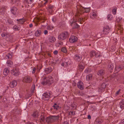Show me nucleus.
Masks as SVG:
<instances>
[{
  "instance_id": "1",
  "label": "nucleus",
  "mask_w": 124,
  "mask_h": 124,
  "mask_svg": "<svg viewBox=\"0 0 124 124\" xmlns=\"http://www.w3.org/2000/svg\"><path fill=\"white\" fill-rule=\"evenodd\" d=\"M90 8H84L81 7H78L77 8V12L75 14V16L78 17L82 13L89 12L90 10Z\"/></svg>"
},
{
  "instance_id": "2",
  "label": "nucleus",
  "mask_w": 124,
  "mask_h": 124,
  "mask_svg": "<svg viewBox=\"0 0 124 124\" xmlns=\"http://www.w3.org/2000/svg\"><path fill=\"white\" fill-rule=\"evenodd\" d=\"M59 117V116L58 115L51 116L46 118V122L48 124H51L56 121L58 120Z\"/></svg>"
},
{
  "instance_id": "3",
  "label": "nucleus",
  "mask_w": 124,
  "mask_h": 124,
  "mask_svg": "<svg viewBox=\"0 0 124 124\" xmlns=\"http://www.w3.org/2000/svg\"><path fill=\"white\" fill-rule=\"evenodd\" d=\"M54 81L53 78L51 76L47 78L44 77L41 84L43 85H50L52 84Z\"/></svg>"
},
{
  "instance_id": "4",
  "label": "nucleus",
  "mask_w": 124,
  "mask_h": 124,
  "mask_svg": "<svg viewBox=\"0 0 124 124\" xmlns=\"http://www.w3.org/2000/svg\"><path fill=\"white\" fill-rule=\"evenodd\" d=\"M69 36L68 32L67 31H64L59 35L58 39L59 40L62 41L65 39Z\"/></svg>"
},
{
  "instance_id": "5",
  "label": "nucleus",
  "mask_w": 124,
  "mask_h": 124,
  "mask_svg": "<svg viewBox=\"0 0 124 124\" xmlns=\"http://www.w3.org/2000/svg\"><path fill=\"white\" fill-rule=\"evenodd\" d=\"M70 63V59L69 58H66L62 59L61 65L62 66L66 67L68 66Z\"/></svg>"
},
{
  "instance_id": "6",
  "label": "nucleus",
  "mask_w": 124,
  "mask_h": 124,
  "mask_svg": "<svg viewBox=\"0 0 124 124\" xmlns=\"http://www.w3.org/2000/svg\"><path fill=\"white\" fill-rule=\"evenodd\" d=\"M51 93L50 92H46L44 93L42 96V98L45 100H47L50 98Z\"/></svg>"
},
{
  "instance_id": "7",
  "label": "nucleus",
  "mask_w": 124,
  "mask_h": 124,
  "mask_svg": "<svg viewBox=\"0 0 124 124\" xmlns=\"http://www.w3.org/2000/svg\"><path fill=\"white\" fill-rule=\"evenodd\" d=\"M76 21L74 19H71L70 21L71 25L73 26V29L78 28L79 27V25L75 23Z\"/></svg>"
},
{
  "instance_id": "8",
  "label": "nucleus",
  "mask_w": 124,
  "mask_h": 124,
  "mask_svg": "<svg viewBox=\"0 0 124 124\" xmlns=\"http://www.w3.org/2000/svg\"><path fill=\"white\" fill-rule=\"evenodd\" d=\"M32 81V79L31 77L29 76L24 77L23 80V82L26 83H30Z\"/></svg>"
},
{
  "instance_id": "9",
  "label": "nucleus",
  "mask_w": 124,
  "mask_h": 124,
  "mask_svg": "<svg viewBox=\"0 0 124 124\" xmlns=\"http://www.w3.org/2000/svg\"><path fill=\"white\" fill-rule=\"evenodd\" d=\"M77 38L74 36H71L69 39V41L71 43H74L76 42L78 40Z\"/></svg>"
},
{
  "instance_id": "10",
  "label": "nucleus",
  "mask_w": 124,
  "mask_h": 124,
  "mask_svg": "<svg viewBox=\"0 0 124 124\" xmlns=\"http://www.w3.org/2000/svg\"><path fill=\"white\" fill-rule=\"evenodd\" d=\"M11 73L14 75L17 76L19 74L20 72L18 69L15 68L11 70Z\"/></svg>"
},
{
  "instance_id": "11",
  "label": "nucleus",
  "mask_w": 124,
  "mask_h": 124,
  "mask_svg": "<svg viewBox=\"0 0 124 124\" xmlns=\"http://www.w3.org/2000/svg\"><path fill=\"white\" fill-rule=\"evenodd\" d=\"M107 86V84L105 83H103L101 84L100 87L99 88V92H101L103 91L104 89Z\"/></svg>"
},
{
  "instance_id": "12",
  "label": "nucleus",
  "mask_w": 124,
  "mask_h": 124,
  "mask_svg": "<svg viewBox=\"0 0 124 124\" xmlns=\"http://www.w3.org/2000/svg\"><path fill=\"white\" fill-rule=\"evenodd\" d=\"M74 59L76 61L79 62L81 60L82 56L80 54H76L75 55Z\"/></svg>"
},
{
  "instance_id": "13",
  "label": "nucleus",
  "mask_w": 124,
  "mask_h": 124,
  "mask_svg": "<svg viewBox=\"0 0 124 124\" xmlns=\"http://www.w3.org/2000/svg\"><path fill=\"white\" fill-rule=\"evenodd\" d=\"M110 29L109 27L108 26H106L104 28L103 31V33L105 34H107L108 33V31Z\"/></svg>"
},
{
  "instance_id": "14",
  "label": "nucleus",
  "mask_w": 124,
  "mask_h": 124,
  "mask_svg": "<svg viewBox=\"0 0 124 124\" xmlns=\"http://www.w3.org/2000/svg\"><path fill=\"white\" fill-rule=\"evenodd\" d=\"M124 68V67L123 65H120L118 67H115V71L117 72L119 71L120 70L123 69Z\"/></svg>"
},
{
  "instance_id": "15",
  "label": "nucleus",
  "mask_w": 124,
  "mask_h": 124,
  "mask_svg": "<svg viewBox=\"0 0 124 124\" xmlns=\"http://www.w3.org/2000/svg\"><path fill=\"white\" fill-rule=\"evenodd\" d=\"M84 63L82 61L79 64L78 68L80 71L81 72L83 70L84 68Z\"/></svg>"
},
{
  "instance_id": "16",
  "label": "nucleus",
  "mask_w": 124,
  "mask_h": 124,
  "mask_svg": "<svg viewBox=\"0 0 124 124\" xmlns=\"http://www.w3.org/2000/svg\"><path fill=\"white\" fill-rule=\"evenodd\" d=\"M17 85V82L16 81L14 80L10 82L9 84L10 87L13 88L16 86Z\"/></svg>"
},
{
  "instance_id": "17",
  "label": "nucleus",
  "mask_w": 124,
  "mask_h": 124,
  "mask_svg": "<svg viewBox=\"0 0 124 124\" xmlns=\"http://www.w3.org/2000/svg\"><path fill=\"white\" fill-rule=\"evenodd\" d=\"M105 71L104 70L101 69L98 71L97 72V74L99 76H102L105 74Z\"/></svg>"
},
{
  "instance_id": "18",
  "label": "nucleus",
  "mask_w": 124,
  "mask_h": 124,
  "mask_svg": "<svg viewBox=\"0 0 124 124\" xmlns=\"http://www.w3.org/2000/svg\"><path fill=\"white\" fill-rule=\"evenodd\" d=\"M83 85V82L81 81L78 82L77 84L78 87L81 90H82L84 89V87Z\"/></svg>"
},
{
  "instance_id": "19",
  "label": "nucleus",
  "mask_w": 124,
  "mask_h": 124,
  "mask_svg": "<svg viewBox=\"0 0 124 124\" xmlns=\"http://www.w3.org/2000/svg\"><path fill=\"white\" fill-rule=\"evenodd\" d=\"M11 11L12 14L15 15L18 12L17 9L16 7H13L11 9Z\"/></svg>"
},
{
  "instance_id": "20",
  "label": "nucleus",
  "mask_w": 124,
  "mask_h": 124,
  "mask_svg": "<svg viewBox=\"0 0 124 124\" xmlns=\"http://www.w3.org/2000/svg\"><path fill=\"white\" fill-rule=\"evenodd\" d=\"M115 66V65L113 63L109 62L108 65V67L109 70H113Z\"/></svg>"
},
{
  "instance_id": "21",
  "label": "nucleus",
  "mask_w": 124,
  "mask_h": 124,
  "mask_svg": "<svg viewBox=\"0 0 124 124\" xmlns=\"http://www.w3.org/2000/svg\"><path fill=\"white\" fill-rule=\"evenodd\" d=\"M52 69L51 67H48L46 68L45 71L46 73L48 74L51 72L52 71Z\"/></svg>"
},
{
  "instance_id": "22",
  "label": "nucleus",
  "mask_w": 124,
  "mask_h": 124,
  "mask_svg": "<svg viewBox=\"0 0 124 124\" xmlns=\"http://www.w3.org/2000/svg\"><path fill=\"white\" fill-rule=\"evenodd\" d=\"M5 11V7H0V14L3 15Z\"/></svg>"
},
{
  "instance_id": "23",
  "label": "nucleus",
  "mask_w": 124,
  "mask_h": 124,
  "mask_svg": "<svg viewBox=\"0 0 124 124\" xmlns=\"http://www.w3.org/2000/svg\"><path fill=\"white\" fill-rule=\"evenodd\" d=\"M11 2L15 4L17 6H18L20 4L19 0H11Z\"/></svg>"
},
{
  "instance_id": "24",
  "label": "nucleus",
  "mask_w": 124,
  "mask_h": 124,
  "mask_svg": "<svg viewBox=\"0 0 124 124\" xmlns=\"http://www.w3.org/2000/svg\"><path fill=\"white\" fill-rule=\"evenodd\" d=\"M119 105L120 108L122 109H124V100H122L120 102Z\"/></svg>"
},
{
  "instance_id": "25",
  "label": "nucleus",
  "mask_w": 124,
  "mask_h": 124,
  "mask_svg": "<svg viewBox=\"0 0 124 124\" xmlns=\"http://www.w3.org/2000/svg\"><path fill=\"white\" fill-rule=\"evenodd\" d=\"M41 34V31L40 30H37L35 32V35L37 37L39 36Z\"/></svg>"
},
{
  "instance_id": "26",
  "label": "nucleus",
  "mask_w": 124,
  "mask_h": 124,
  "mask_svg": "<svg viewBox=\"0 0 124 124\" xmlns=\"http://www.w3.org/2000/svg\"><path fill=\"white\" fill-rule=\"evenodd\" d=\"M102 122V120L100 118H97L95 120V122L96 124H100Z\"/></svg>"
},
{
  "instance_id": "27",
  "label": "nucleus",
  "mask_w": 124,
  "mask_h": 124,
  "mask_svg": "<svg viewBox=\"0 0 124 124\" xmlns=\"http://www.w3.org/2000/svg\"><path fill=\"white\" fill-rule=\"evenodd\" d=\"M54 6L51 5H49L47 8V10H48L50 13H51L53 10V9Z\"/></svg>"
},
{
  "instance_id": "28",
  "label": "nucleus",
  "mask_w": 124,
  "mask_h": 124,
  "mask_svg": "<svg viewBox=\"0 0 124 124\" xmlns=\"http://www.w3.org/2000/svg\"><path fill=\"white\" fill-rule=\"evenodd\" d=\"M90 55L91 57H93L94 56H95V57H96V54L95 52L94 51H91L90 53Z\"/></svg>"
},
{
  "instance_id": "29",
  "label": "nucleus",
  "mask_w": 124,
  "mask_h": 124,
  "mask_svg": "<svg viewBox=\"0 0 124 124\" xmlns=\"http://www.w3.org/2000/svg\"><path fill=\"white\" fill-rule=\"evenodd\" d=\"M49 41L51 42H54L56 40V39L54 37L50 36L49 38Z\"/></svg>"
},
{
  "instance_id": "30",
  "label": "nucleus",
  "mask_w": 124,
  "mask_h": 124,
  "mask_svg": "<svg viewBox=\"0 0 124 124\" xmlns=\"http://www.w3.org/2000/svg\"><path fill=\"white\" fill-rule=\"evenodd\" d=\"M38 112L36 111L34 112L32 115V116L34 117H37L38 116Z\"/></svg>"
},
{
  "instance_id": "31",
  "label": "nucleus",
  "mask_w": 124,
  "mask_h": 124,
  "mask_svg": "<svg viewBox=\"0 0 124 124\" xmlns=\"http://www.w3.org/2000/svg\"><path fill=\"white\" fill-rule=\"evenodd\" d=\"M9 70L8 69L5 68L3 71V73L5 75H7L9 72Z\"/></svg>"
},
{
  "instance_id": "32",
  "label": "nucleus",
  "mask_w": 124,
  "mask_h": 124,
  "mask_svg": "<svg viewBox=\"0 0 124 124\" xmlns=\"http://www.w3.org/2000/svg\"><path fill=\"white\" fill-rule=\"evenodd\" d=\"M17 21L21 24H23L25 21V20L23 19H17Z\"/></svg>"
},
{
  "instance_id": "33",
  "label": "nucleus",
  "mask_w": 124,
  "mask_h": 124,
  "mask_svg": "<svg viewBox=\"0 0 124 124\" xmlns=\"http://www.w3.org/2000/svg\"><path fill=\"white\" fill-rule=\"evenodd\" d=\"M34 0H24L25 2L28 4H31L33 3Z\"/></svg>"
},
{
  "instance_id": "34",
  "label": "nucleus",
  "mask_w": 124,
  "mask_h": 124,
  "mask_svg": "<svg viewBox=\"0 0 124 124\" xmlns=\"http://www.w3.org/2000/svg\"><path fill=\"white\" fill-rule=\"evenodd\" d=\"M53 107L54 109L56 110H57L60 108L59 106L56 103H55L53 105Z\"/></svg>"
},
{
  "instance_id": "35",
  "label": "nucleus",
  "mask_w": 124,
  "mask_h": 124,
  "mask_svg": "<svg viewBox=\"0 0 124 124\" xmlns=\"http://www.w3.org/2000/svg\"><path fill=\"white\" fill-rule=\"evenodd\" d=\"M92 75L91 74H89L86 76V77L87 80H89L91 79L92 78Z\"/></svg>"
},
{
  "instance_id": "36",
  "label": "nucleus",
  "mask_w": 124,
  "mask_h": 124,
  "mask_svg": "<svg viewBox=\"0 0 124 124\" xmlns=\"http://www.w3.org/2000/svg\"><path fill=\"white\" fill-rule=\"evenodd\" d=\"M7 63L8 66L10 67L12 65L13 63L10 60H8L7 61Z\"/></svg>"
},
{
  "instance_id": "37",
  "label": "nucleus",
  "mask_w": 124,
  "mask_h": 124,
  "mask_svg": "<svg viewBox=\"0 0 124 124\" xmlns=\"http://www.w3.org/2000/svg\"><path fill=\"white\" fill-rule=\"evenodd\" d=\"M20 26L19 25H15L14 27V30L16 31L19 30L20 29Z\"/></svg>"
},
{
  "instance_id": "38",
  "label": "nucleus",
  "mask_w": 124,
  "mask_h": 124,
  "mask_svg": "<svg viewBox=\"0 0 124 124\" xmlns=\"http://www.w3.org/2000/svg\"><path fill=\"white\" fill-rule=\"evenodd\" d=\"M20 111L17 109H16L14 110L13 111H12V113H13L14 114H17L18 113H20Z\"/></svg>"
},
{
  "instance_id": "39",
  "label": "nucleus",
  "mask_w": 124,
  "mask_h": 124,
  "mask_svg": "<svg viewBox=\"0 0 124 124\" xmlns=\"http://www.w3.org/2000/svg\"><path fill=\"white\" fill-rule=\"evenodd\" d=\"M78 22H80V23L82 24L83 22H84L85 21V19L83 18H79L78 19Z\"/></svg>"
},
{
  "instance_id": "40",
  "label": "nucleus",
  "mask_w": 124,
  "mask_h": 124,
  "mask_svg": "<svg viewBox=\"0 0 124 124\" xmlns=\"http://www.w3.org/2000/svg\"><path fill=\"white\" fill-rule=\"evenodd\" d=\"M12 53H11L10 54V53L8 54L7 55H6V58L7 59H8L11 58L12 57Z\"/></svg>"
},
{
  "instance_id": "41",
  "label": "nucleus",
  "mask_w": 124,
  "mask_h": 124,
  "mask_svg": "<svg viewBox=\"0 0 124 124\" xmlns=\"http://www.w3.org/2000/svg\"><path fill=\"white\" fill-rule=\"evenodd\" d=\"M13 21L12 19H9L7 20V23H8L9 24H12Z\"/></svg>"
},
{
  "instance_id": "42",
  "label": "nucleus",
  "mask_w": 124,
  "mask_h": 124,
  "mask_svg": "<svg viewBox=\"0 0 124 124\" xmlns=\"http://www.w3.org/2000/svg\"><path fill=\"white\" fill-rule=\"evenodd\" d=\"M61 51L65 53H66L67 52V50L66 48L65 47H63L61 49Z\"/></svg>"
},
{
  "instance_id": "43",
  "label": "nucleus",
  "mask_w": 124,
  "mask_h": 124,
  "mask_svg": "<svg viewBox=\"0 0 124 124\" xmlns=\"http://www.w3.org/2000/svg\"><path fill=\"white\" fill-rule=\"evenodd\" d=\"M45 116L41 115L40 117V119L41 121L44 122L45 121Z\"/></svg>"
},
{
  "instance_id": "44",
  "label": "nucleus",
  "mask_w": 124,
  "mask_h": 124,
  "mask_svg": "<svg viewBox=\"0 0 124 124\" xmlns=\"http://www.w3.org/2000/svg\"><path fill=\"white\" fill-rule=\"evenodd\" d=\"M108 19L109 20H111L112 18V15L111 14H109L107 16Z\"/></svg>"
},
{
  "instance_id": "45",
  "label": "nucleus",
  "mask_w": 124,
  "mask_h": 124,
  "mask_svg": "<svg viewBox=\"0 0 124 124\" xmlns=\"http://www.w3.org/2000/svg\"><path fill=\"white\" fill-rule=\"evenodd\" d=\"M75 114V112L74 111L70 112L69 113V115H74Z\"/></svg>"
},
{
  "instance_id": "46",
  "label": "nucleus",
  "mask_w": 124,
  "mask_h": 124,
  "mask_svg": "<svg viewBox=\"0 0 124 124\" xmlns=\"http://www.w3.org/2000/svg\"><path fill=\"white\" fill-rule=\"evenodd\" d=\"M117 8H115L114 9L112 10V13L114 15H115L116 14V12Z\"/></svg>"
},
{
  "instance_id": "47",
  "label": "nucleus",
  "mask_w": 124,
  "mask_h": 124,
  "mask_svg": "<svg viewBox=\"0 0 124 124\" xmlns=\"http://www.w3.org/2000/svg\"><path fill=\"white\" fill-rule=\"evenodd\" d=\"M54 28V27L53 26H48L47 27V29L48 30H51Z\"/></svg>"
},
{
  "instance_id": "48",
  "label": "nucleus",
  "mask_w": 124,
  "mask_h": 124,
  "mask_svg": "<svg viewBox=\"0 0 124 124\" xmlns=\"http://www.w3.org/2000/svg\"><path fill=\"white\" fill-rule=\"evenodd\" d=\"M71 107L74 108H76L77 107V105L76 103H72L71 105Z\"/></svg>"
},
{
  "instance_id": "49",
  "label": "nucleus",
  "mask_w": 124,
  "mask_h": 124,
  "mask_svg": "<svg viewBox=\"0 0 124 124\" xmlns=\"http://www.w3.org/2000/svg\"><path fill=\"white\" fill-rule=\"evenodd\" d=\"M7 35H8L7 33L3 32L2 33V34L1 35L2 37H4L5 36H6Z\"/></svg>"
},
{
  "instance_id": "50",
  "label": "nucleus",
  "mask_w": 124,
  "mask_h": 124,
  "mask_svg": "<svg viewBox=\"0 0 124 124\" xmlns=\"http://www.w3.org/2000/svg\"><path fill=\"white\" fill-rule=\"evenodd\" d=\"M6 28V27L3 25H2V27H1V29H0V33L1 32V29H3L4 30H5Z\"/></svg>"
},
{
  "instance_id": "51",
  "label": "nucleus",
  "mask_w": 124,
  "mask_h": 124,
  "mask_svg": "<svg viewBox=\"0 0 124 124\" xmlns=\"http://www.w3.org/2000/svg\"><path fill=\"white\" fill-rule=\"evenodd\" d=\"M118 31H119L120 32H122V31H123V29L122 28H121L120 27H119L118 28Z\"/></svg>"
},
{
  "instance_id": "52",
  "label": "nucleus",
  "mask_w": 124,
  "mask_h": 124,
  "mask_svg": "<svg viewBox=\"0 0 124 124\" xmlns=\"http://www.w3.org/2000/svg\"><path fill=\"white\" fill-rule=\"evenodd\" d=\"M122 18H120L119 17L118 18L116 19V22L118 23L119 22L122 20Z\"/></svg>"
},
{
  "instance_id": "53",
  "label": "nucleus",
  "mask_w": 124,
  "mask_h": 124,
  "mask_svg": "<svg viewBox=\"0 0 124 124\" xmlns=\"http://www.w3.org/2000/svg\"><path fill=\"white\" fill-rule=\"evenodd\" d=\"M35 88V85H34L33 86V87L32 88V89H33V91H31V96H31L32 94V93L33 92V90H34Z\"/></svg>"
},
{
  "instance_id": "54",
  "label": "nucleus",
  "mask_w": 124,
  "mask_h": 124,
  "mask_svg": "<svg viewBox=\"0 0 124 124\" xmlns=\"http://www.w3.org/2000/svg\"><path fill=\"white\" fill-rule=\"evenodd\" d=\"M116 74H113L112 75H111L110 76V78H113L115 77L116 76Z\"/></svg>"
},
{
  "instance_id": "55",
  "label": "nucleus",
  "mask_w": 124,
  "mask_h": 124,
  "mask_svg": "<svg viewBox=\"0 0 124 124\" xmlns=\"http://www.w3.org/2000/svg\"><path fill=\"white\" fill-rule=\"evenodd\" d=\"M58 53V51L57 50H55L53 52V53L54 54H57Z\"/></svg>"
},
{
  "instance_id": "56",
  "label": "nucleus",
  "mask_w": 124,
  "mask_h": 124,
  "mask_svg": "<svg viewBox=\"0 0 124 124\" xmlns=\"http://www.w3.org/2000/svg\"><path fill=\"white\" fill-rule=\"evenodd\" d=\"M92 15L93 16H97V15L95 13H93L92 14Z\"/></svg>"
},
{
  "instance_id": "57",
  "label": "nucleus",
  "mask_w": 124,
  "mask_h": 124,
  "mask_svg": "<svg viewBox=\"0 0 124 124\" xmlns=\"http://www.w3.org/2000/svg\"><path fill=\"white\" fill-rule=\"evenodd\" d=\"M44 33L45 35H46L47 34L48 31L47 30H45L44 31Z\"/></svg>"
},
{
  "instance_id": "58",
  "label": "nucleus",
  "mask_w": 124,
  "mask_h": 124,
  "mask_svg": "<svg viewBox=\"0 0 124 124\" xmlns=\"http://www.w3.org/2000/svg\"><path fill=\"white\" fill-rule=\"evenodd\" d=\"M36 69L35 68H34L33 69V71H32V73H34Z\"/></svg>"
},
{
  "instance_id": "59",
  "label": "nucleus",
  "mask_w": 124,
  "mask_h": 124,
  "mask_svg": "<svg viewBox=\"0 0 124 124\" xmlns=\"http://www.w3.org/2000/svg\"><path fill=\"white\" fill-rule=\"evenodd\" d=\"M120 124H124V119L121 121Z\"/></svg>"
},
{
  "instance_id": "60",
  "label": "nucleus",
  "mask_w": 124,
  "mask_h": 124,
  "mask_svg": "<svg viewBox=\"0 0 124 124\" xmlns=\"http://www.w3.org/2000/svg\"><path fill=\"white\" fill-rule=\"evenodd\" d=\"M27 124H34L32 122H28L27 123Z\"/></svg>"
},
{
  "instance_id": "61",
  "label": "nucleus",
  "mask_w": 124,
  "mask_h": 124,
  "mask_svg": "<svg viewBox=\"0 0 124 124\" xmlns=\"http://www.w3.org/2000/svg\"><path fill=\"white\" fill-rule=\"evenodd\" d=\"M63 124H69V123L67 121H65L64 122Z\"/></svg>"
},
{
  "instance_id": "62",
  "label": "nucleus",
  "mask_w": 124,
  "mask_h": 124,
  "mask_svg": "<svg viewBox=\"0 0 124 124\" xmlns=\"http://www.w3.org/2000/svg\"><path fill=\"white\" fill-rule=\"evenodd\" d=\"M120 90H119L118 91H117V92H116V94L117 95L118 94H119V92H120Z\"/></svg>"
},
{
  "instance_id": "63",
  "label": "nucleus",
  "mask_w": 124,
  "mask_h": 124,
  "mask_svg": "<svg viewBox=\"0 0 124 124\" xmlns=\"http://www.w3.org/2000/svg\"><path fill=\"white\" fill-rule=\"evenodd\" d=\"M89 70L87 69H86L85 71V73H87L88 72Z\"/></svg>"
},
{
  "instance_id": "64",
  "label": "nucleus",
  "mask_w": 124,
  "mask_h": 124,
  "mask_svg": "<svg viewBox=\"0 0 124 124\" xmlns=\"http://www.w3.org/2000/svg\"><path fill=\"white\" fill-rule=\"evenodd\" d=\"M88 118L89 119H91V116L90 115H89L88 116Z\"/></svg>"
}]
</instances>
